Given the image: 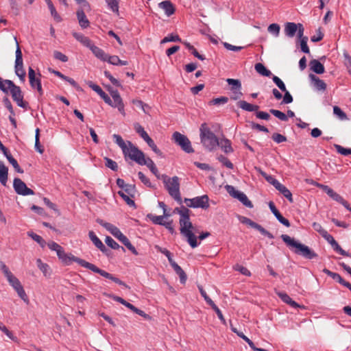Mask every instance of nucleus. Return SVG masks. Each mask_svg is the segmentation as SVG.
I'll list each match as a JSON object with an SVG mask.
<instances>
[{"instance_id":"obj_1","label":"nucleus","mask_w":351,"mask_h":351,"mask_svg":"<svg viewBox=\"0 0 351 351\" xmlns=\"http://www.w3.org/2000/svg\"><path fill=\"white\" fill-rule=\"evenodd\" d=\"M48 247L52 250L55 251L57 254L58 258L66 265H69L71 262H76L82 267L86 268L88 269L91 270L92 271L100 274L101 276L110 279L115 283L123 286L125 288H128V286L122 280L119 279L118 278L112 276L111 274L99 269L94 264L88 263L82 258L76 257L71 254L65 253L62 247H61L59 244L54 241H51L47 243Z\"/></svg>"},{"instance_id":"obj_2","label":"nucleus","mask_w":351,"mask_h":351,"mask_svg":"<svg viewBox=\"0 0 351 351\" xmlns=\"http://www.w3.org/2000/svg\"><path fill=\"white\" fill-rule=\"evenodd\" d=\"M189 207L182 206L180 210L179 223L180 234L186 238V241L192 248L197 247L199 243L197 241V237L193 232L194 227L190 220V210Z\"/></svg>"},{"instance_id":"obj_3","label":"nucleus","mask_w":351,"mask_h":351,"mask_svg":"<svg viewBox=\"0 0 351 351\" xmlns=\"http://www.w3.org/2000/svg\"><path fill=\"white\" fill-rule=\"evenodd\" d=\"M282 240L290 247H294V252L307 259H313L317 257V254L308 246L296 241L287 234L280 236Z\"/></svg>"},{"instance_id":"obj_4","label":"nucleus","mask_w":351,"mask_h":351,"mask_svg":"<svg viewBox=\"0 0 351 351\" xmlns=\"http://www.w3.org/2000/svg\"><path fill=\"white\" fill-rule=\"evenodd\" d=\"M199 137L203 146L209 151L214 150L219 145V138L206 123L200 125Z\"/></svg>"},{"instance_id":"obj_5","label":"nucleus","mask_w":351,"mask_h":351,"mask_svg":"<svg viewBox=\"0 0 351 351\" xmlns=\"http://www.w3.org/2000/svg\"><path fill=\"white\" fill-rule=\"evenodd\" d=\"M161 180L169 195L178 203L182 204V200L180 191V179L178 176L169 178L165 174L161 175Z\"/></svg>"},{"instance_id":"obj_6","label":"nucleus","mask_w":351,"mask_h":351,"mask_svg":"<svg viewBox=\"0 0 351 351\" xmlns=\"http://www.w3.org/2000/svg\"><path fill=\"white\" fill-rule=\"evenodd\" d=\"M125 152H123L125 158H130L138 165L144 162L145 154L132 142L128 141V145L125 147Z\"/></svg>"},{"instance_id":"obj_7","label":"nucleus","mask_w":351,"mask_h":351,"mask_svg":"<svg viewBox=\"0 0 351 351\" xmlns=\"http://www.w3.org/2000/svg\"><path fill=\"white\" fill-rule=\"evenodd\" d=\"M8 88H10V92L12 95V97L16 104L25 110L29 109L28 103L23 101V95L21 88L15 85L13 82H8Z\"/></svg>"},{"instance_id":"obj_8","label":"nucleus","mask_w":351,"mask_h":351,"mask_svg":"<svg viewBox=\"0 0 351 351\" xmlns=\"http://www.w3.org/2000/svg\"><path fill=\"white\" fill-rule=\"evenodd\" d=\"M14 40L16 45V49L15 52L16 60L14 71L16 75L19 77L20 80L23 82L25 80L26 73L23 69V55L19 43L17 41L16 37H14Z\"/></svg>"},{"instance_id":"obj_9","label":"nucleus","mask_w":351,"mask_h":351,"mask_svg":"<svg viewBox=\"0 0 351 351\" xmlns=\"http://www.w3.org/2000/svg\"><path fill=\"white\" fill-rule=\"evenodd\" d=\"M184 202L189 208H202L206 210L209 208V197L207 195L197 196L193 198H184Z\"/></svg>"},{"instance_id":"obj_10","label":"nucleus","mask_w":351,"mask_h":351,"mask_svg":"<svg viewBox=\"0 0 351 351\" xmlns=\"http://www.w3.org/2000/svg\"><path fill=\"white\" fill-rule=\"evenodd\" d=\"M172 139L174 143L180 147V148L186 153L191 154L194 152L191 141L188 137L179 132H173Z\"/></svg>"},{"instance_id":"obj_11","label":"nucleus","mask_w":351,"mask_h":351,"mask_svg":"<svg viewBox=\"0 0 351 351\" xmlns=\"http://www.w3.org/2000/svg\"><path fill=\"white\" fill-rule=\"evenodd\" d=\"M225 189L230 195L239 199L246 207L250 208L253 207L252 203L249 200L248 197L243 192L238 191L233 186L228 184L225 186Z\"/></svg>"},{"instance_id":"obj_12","label":"nucleus","mask_w":351,"mask_h":351,"mask_svg":"<svg viewBox=\"0 0 351 351\" xmlns=\"http://www.w3.org/2000/svg\"><path fill=\"white\" fill-rule=\"evenodd\" d=\"M40 74H36V72L32 67H29L28 69V77L29 80V84L34 89H36L40 95H43V90L42 88Z\"/></svg>"},{"instance_id":"obj_13","label":"nucleus","mask_w":351,"mask_h":351,"mask_svg":"<svg viewBox=\"0 0 351 351\" xmlns=\"http://www.w3.org/2000/svg\"><path fill=\"white\" fill-rule=\"evenodd\" d=\"M13 187L15 192L21 195L26 196L34 194V191L29 189L25 183L18 178L14 179Z\"/></svg>"},{"instance_id":"obj_14","label":"nucleus","mask_w":351,"mask_h":351,"mask_svg":"<svg viewBox=\"0 0 351 351\" xmlns=\"http://www.w3.org/2000/svg\"><path fill=\"white\" fill-rule=\"evenodd\" d=\"M111 96L112 98L110 106L113 108H117L118 110L123 114H125L124 104L123 100L117 90H113L111 92Z\"/></svg>"},{"instance_id":"obj_15","label":"nucleus","mask_w":351,"mask_h":351,"mask_svg":"<svg viewBox=\"0 0 351 351\" xmlns=\"http://www.w3.org/2000/svg\"><path fill=\"white\" fill-rule=\"evenodd\" d=\"M308 77L311 80V86L317 91L324 92L326 89V84L324 80L319 79L314 74H309Z\"/></svg>"},{"instance_id":"obj_16","label":"nucleus","mask_w":351,"mask_h":351,"mask_svg":"<svg viewBox=\"0 0 351 351\" xmlns=\"http://www.w3.org/2000/svg\"><path fill=\"white\" fill-rule=\"evenodd\" d=\"M326 238H324L325 240H326L332 247L333 250L339 253L341 255L344 256H350V254L348 252H346L344 250H343L340 245L338 244V243L335 241L334 237L328 234L325 235Z\"/></svg>"},{"instance_id":"obj_17","label":"nucleus","mask_w":351,"mask_h":351,"mask_svg":"<svg viewBox=\"0 0 351 351\" xmlns=\"http://www.w3.org/2000/svg\"><path fill=\"white\" fill-rule=\"evenodd\" d=\"M269 207L271 213L274 215L276 218L278 220L280 223L285 226L286 227H289L291 226L290 222L288 219L285 218L280 213L276 208L274 204L272 202L269 203Z\"/></svg>"},{"instance_id":"obj_18","label":"nucleus","mask_w":351,"mask_h":351,"mask_svg":"<svg viewBox=\"0 0 351 351\" xmlns=\"http://www.w3.org/2000/svg\"><path fill=\"white\" fill-rule=\"evenodd\" d=\"M158 7L162 9L166 16H170L176 12V8L171 1L166 0L158 3Z\"/></svg>"},{"instance_id":"obj_19","label":"nucleus","mask_w":351,"mask_h":351,"mask_svg":"<svg viewBox=\"0 0 351 351\" xmlns=\"http://www.w3.org/2000/svg\"><path fill=\"white\" fill-rule=\"evenodd\" d=\"M88 237L91 241L94 243V245L99 249L101 252L103 253L108 254V248L104 245L102 241L97 237V235L94 233L93 231H90L88 232Z\"/></svg>"},{"instance_id":"obj_20","label":"nucleus","mask_w":351,"mask_h":351,"mask_svg":"<svg viewBox=\"0 0 351 351\" xmlns=\"http://www.w3.org/2000/svg\"><path fill=\"white\" fill-rule=\"evenodd\" d=\"M277 294H278V297L282 300V302L290 305L291 307H293L294 308H304V307L303 306L300 305L296 302L293 300L286 293L278 292Z\"/></svg>"},{"instance_id":"obj_21","label":"nucleus","mask_w":351,"mask_h":351,"mask_svg":"<svg viewBox=\"0 0 351 351\" xmlns=\"http://www.w3.org/2000/svg\"><path fill=\"white\" fill-rule=\"evenodd\" d=\"M298 29V23L287 22L285 25V34L287 37L293 38Z\"/></svg>"},{"instance_id":"obj_22","label":"nucleus","mask_w":351,"mask_h":351,"mask_svg":"<svg viewBox=\"0 0 351 351\" xmlns=\"http://www.w3.org/2000/svg\"><path fill=\"white\" fill-rule=\"evenodd\" d=\"M76 14L80 27L83 29L87 28L90 25V22L84 10L82 9L78 10Z\"/></svg>"},{"instance_id":"obj_23","label":"nucleus","mask_w":351,"mask_h":351,"mask_svg":"<svg viewBox=\"0 0 351 351\" xmlns=\"http://www.w3.org/2000/svg\"><path fill=\"white\" fill-rule=\"evenodd\" d=\"M310 69L317 74H322L325 71L324 65L317 60H312L309 62Z\"/></svg>"},{"instance_id":"obj_24","label":"nucleus","mask_w":351,"mask_h":351,"mask_svg":"<svg viewBox=\"0 0 351 351\" xmlns=\"http://www.w3.org/2000/svg\"><path fill=\"white\" fill-rule=\"evenodd\" d=\"M144 162L145 163H140V165H146L149 170L153 173L158 179L161 178V175L158 173V171L157 167H156L154 161L149 158H144Z\"/></svg>"},{"instance_id":"obj_25","label":"nucleus","mask_w":351,"mask_h":351,"mask_svg":"<svg viewBox=\"0 0 351 351\" xmlns=\"http://www.w3.org/2000/svg\"><path fill=\"white\" fill-rule=\"evenodd\" d=\"M218 147H220L222 151L226 154L232 153L233 152L230 141L226 138L219 140Z\"/></svg>"},{"instance_id":"obj_26","label":"nucleus","mask_w":351,"mask_h":351,"mask_svg":"<svg viewBox=\"0 0 351 351\" xmlns=\"http://www.w3.org/2000/svg\"><path fill=\"white\" fill-rule=\"evenodd\" d=\"M237 106L243 110L247 112H254L258 110L259 106L247 103L245 101L240 100L237 103Z\"/></svg>"},{"instance_id":"obj_27","label":"nucleus","mask_w":351,"mask_h":351,"mask_svg":"<svg viewBox=\"0 0 351 351\" xmlns=\"http://www.w3.org/2000/svg\"><path fill=\"white\" fill-rule=\"evenodd\" d=\"M8 169L2 161H0V182L5 186L8 180Z\"/></svg>"},{"instance_id":"obj_28","label":"nucleus","mask_w":351,"mask_h":351,"mask_svg":"<svg viewBox=\"0 0 351 351\" xmlns=\"http://www.w3.org/2000/svg\"><path fill=\"white\" fill-rule=\"evenodd\" d=\"M90 50L99 60H101L102 61H106V57H107L108 54L104 52V51L103 49H101V48H99V47L95 46V45H93L91 47Z\"/></svg>"},{"instance_id":"obj_29","label":"nucleus","mask_w":351,"mask_h":351,"mask_svg":"<svg viewBox=\"0 0 351 351\" xmlns=\"http://www.w3.org/2000/svg\"><path fill=\"white\" fill-rule=\"evenodd\" d=\"M256 71L260 75L265 77H270L272 73L262 63H256L254 66Z\"/></svg>"},{"instance_id":"obj_30","label":"nucleus","mask_w":351,"mask_h":351,"mask_svg":"<svg viewBox=\"0 0 351 351\" xmlns=\"http://www.w3.org/2000/svg\"><path fill=\"white\" fill-rule=\"evenodd\" d=\"M226 82L230 86V90L232 93L242 88L241 82L239 80L228 78L226 80Z\"/></svg>"},{"instance_id":"obj_31","label":"nucleus","mask_w":351,"mask_h":351,"mask_svg":"<svg viewBox=\"0 0 351 351\" xmlns=\"http://www.w3.org/2000/svg\"><path fill=\"white\" fill-rule=\"evenodd\" d=\"M45 1L46 3L47 4V6L50 10L51 14L53 17L54 20L57 22L62 21V18L57 12L52 1L51 0H45Z\"/></svg>"},{"instance_id":"obj_32","label":"nucleus","mask_w":351,"mask_h":351,"mask_svg":"<svg viewBox=\"0 0 351 351\" xmlns=\"http://www.w3.org/2000/svg\"><path fill=\"white\" fill-rule=\"evenodd\" d=\"M13 289L16 291L19 297L21 300H23L24 302H25L26 304H29V298H28L22 285H21V283L19 285L14 287Z\"/></svg>"},{"instance_id":"obj_33","label":"nucleus","mask_w":351,"mask_h":351,"mask_svg":"<svg viewBox=\"0 0 351 351\" xmlns=\"http://www.w3.org/2000/svg\"><path fill=\"white\" fill-rule=\"evenodd\" d=\"M136 132L140 135V136L146 142L150 137L148 134L145 131L144 128L138 123L134 125Z\"/></svg>"},{"instance_id":"obj_34","label":"nucleus","mask_w":351,"mask_h":351,"mask_svg":"<svg viewBox=\"0 0 351 351\" xmlns=\"http://www.w3.org/2000/svg\"><path fill=\"white\" fill-rule=\"evenodd\" d=\"M106 2L112 12L119 14V0H106Z\"/></svg>"},{"instance_id":"obj_35","label":"nucleus","mask_w":351,"mask_h":351,"mask_svg":"<svg viewBox=\"0 0 351 351\" xmlns=\"http://www.w3.org/2000/svg\"><path fill=\"white\" fill-rule=\"evenodd\" d=\"M333 114L341 121L348 119L347 114L339 106H335L333 107Z\"/></svg>"},{"instance_id":"obj_36","label":"nucleus","mask_w":351,"mask_h":351,"mask_svg":"<svg viewBox=\"0 0 351 351\" xmlns=\"http://www.w3.org/2000/svg\"><path fill=\"white\" fill-rule=\"evenodd\" d=\"M112 137L114 140V142L121 149L122 152H125L124 149H125V147L128 145V141H124L122 137L119 134H113Z\"/></svg>"},{"instance_id":"obj_37","label":"nucleus","mask_w":351,"mask_h":351,"mask_svg":"<svg viewBox=\"0 0 351 351\" xmlns=\"http://www.w3.org/2000/svg\"><path fill=\"white\" fill-rule=\"evenodd\" d=\"M37 266L42 271V272L44 274L45 276L50 274L49 272V267L47 263H44L42 262L40 259H37L36 261Z\"/></svg>"},{"instance_id":"obj_38","label":"nucleus","mask_w":351,"mask_h":351,"mask_svg":"<svg viewBox=\"0 0 351 351\" xmlns=\"http://www.w3.org/2000/svg\"><path fill=\"white\" fill-rule=\"evenodd\" d=\"M280 27L277 23H272L269 25L267 30L268 32L274 35L275 37H278L280 34Z\"/></svg>"},{"instance_id":"obj_39","label":"nucleus","mask_w":351,"mask_h":351,"mask_svg":"<svg viewBox=\"0 0 351 351\" xmlns=\"http://www.w3.org/2000/svg\"><path fill=\"white\" fill-rule=\"evenodd\" d=\"M269 112L271 114H272L274 116L279 119L280 121H287L288 120L287 114H285L284 112L278 110L270 109Z\"/></svg>"},{"instance_id":"obj_40","label":"nucleus","mask_w":351,"mask_h":351,"mask_svg":"<svg viewBox=\"0 0 351 351\" xmlns=\"http://www.w3.org/2000/svg\"><path fill=\"white\" fill-rule=\"evenodd\" d=\"M147 217L154 223L160 226H163L165 224V221H163V216H158L154 215L152 214H148Z\"/></svg>"},{"instance_id":"obj_41","label":"nucleus","mask_w":351,"mask_h":351,"mask_svg":"<svg viewBox=\"0 0 351 351\" xmlns=\"http://www.w3.org/2000/svg\"><path fill=\"white\" fill-rule=\"evenodd\" d=\"M0 330L5 333V335L11 340L16 341L17 338L15 337L12 332H10L7 327L0 322Z\"/></svg>"},{"instance_id":"obj_42","label":"nucleus","mask_w":351,"mask_h":351,"mask_svg":"<svg viewBox=\"0 0 351 351\" xmlns=\"http://www.w3.org/2000/svg\"><path fill=\"white\" fill-rule=\"evenodd\" d=\"M118 194L119 196H121L123 199L126 202V204L130 206H135V202L134 200H132L129 195L125 194L123 191H118Z\"/></svg>"},{"instance_id":"obj_43","label":"nucleus","mask_w":351,"mask_h":351,"mask_svg":"<svg viewBox=\"0 0 351 351\" xmlns=\"http://www.w3.org/2000/svg\"><path fill=\"white\" fill-rule=\"evenodd\" d=\"M167 42H181V38L177 34H169L161 40V43Z\"/></svg>"},{"instance_id":"obj_44","label":"nucleus","mask_w":351,"mask_h":351,"mask_svg":"<svg viewBox=\"0 0 351 351\" xmlns=\"http://www.w3.org/2000/svg\"><path fill=\"white\" fill-rule=\"evenodd\" d=\"M104 160L106 161L105 165L108 168L112 169L114 171H117L118 170V165L115 161L107 157H106Z\"/></svg>"},{"instance_id":"obj_45","label":"nucleus","mask_w":351,"mask_h":351,"mask_svg":"<svg viewBox=\"0 0 351 351\" xmlns=\"http://www.w3.org/2000/svg\"><path fill=\"white\" fill-rule=\"evenodd\" d=\"M105 242L106 245L111 247L112 249L117 250L119 247H121L120 245L109 236H107L106 237Z\"/></svg>"},{"instance_id":"obj_46","label":"nucleus","mask_w":351,"mask_h":351,"mask_svg":"<svg viewBox=\"0 0 351 351\" xmlns=\"http://www.w3.org/2000/svg\"><path fill=\"white\" fill-rule=\"evenodd\" d=\"M331 198L332 199H334L335 201L342 204L345 208L348 207V202L347 201H346L343 199V197L342 196H341L339 194H338L337 193L335 192Z\"/></svg>"},{"instance_id":"obj_47","label":"nucleus","mask_w":351,"mask_h":351,"mask_svg":"<svg viewBox=\"0 0 351 351\" xmlns=\"http://www.w3.org/2000/svg\"><path fill=\"white\" fill-rule=\"evenodd\" d=\"M97 223H98L99 225L103 226L104 228H106L109 232H111V231L114 228L115 226L113 224L106 222L101 219H96Z\"/></svg>"},{"instance_id":"obj_48","label":"nucleus","mask_w":351,"mask_h":351,"mask_svg":"<svg viewBox=\"0 0 351 351\" xmlns=\"http://www.w3.org/2000/svg\"><path fill=\"white\" fill-rule=\"evenodd\" d=\"M335 147L337 152L343 156L351 154V148H345L339 145H335Z\"/></svg>"},{"instance_id":"obj_49","label":"nucleus","mask_w":351,"mask_h":351,"mask_svg":"<svg viewBox=\"0 0 351 351\" xmlns=\"http://www.w3.org/2000/svg\"><path fill=\"white\" fill-rule=\"evenodd\" d=\"M313 228L315 229V230H316L317 232H318L321 235L322 237L324 239L326 238V234H328L329 233L326 230H324L322 226L319 223H317V222H314L313 223Z\"/></svg>"},{"instance_id":"obj_50","label":"nucleus","mask_w":351,"mask_h":351,"mask_svg":"<svg viewBox=\"0 0 351 351\" xmlns=\"http://www.w3.org/2000/svg\"><path fill=\"white\" fill-rule=\"evenodd\" d=\"M228 101V98L227 97H220L217 98L213 99L209 104L210 105H219V104H225Z\"/></svg>"},{"instance_id":"obj_51","label":"nucleus","mask_w":351,"mask_h":351,"mask_svg":"<svg viewBox=\"0 0 351 351\" xmlns=\"http://www.w3.org/2000/svg\"><path fill=\"white\" fill-rule=\"evenodd\" d=\"M234 269L239 271L241 274H242L244 276H251V272L246 267H245L241 265L237 264L236 265H234Z\"/></svg>"},{"instance_id":"obj_52","label":"nucleus","mask_w":351,"mask_h":351,"mask_svg":"<svg viewBox=\"0 0 351 351\" xmlns=\"http://www.w3.org/2000/svg\"><path fill=\"white\" fill-rule=\"evenodd\" d=\"M261 175L265 178V180L274 187L278 184L279 181L276 180L272 176H269L263 171H261Z\"/></svg>"},{"instance_id":"obj_53","label":"nucleus","mask_w":351,"mask_h":351,"mask_svg":"<svg viewBox=\"0 0 351 351\" xmlns=\"http://www.w3.org/2000/svg\"><path fill=\"white\" fill-rule=\"evenodd\" d=\"M273 82L276 84V86L283 92L286 91L287 88L285 83L277 76L274 75L272 77Z\"/></svg>"},{"instance_id":"obj_54","label":"nucleus","mask_w":351,"mask_h":351,"mask_svg":"<svg viewBox=\"0 0 351 351\" xmlns=\"http://www.w3.org/2000/svg\"><path fill=\"white\" fill-rule=\"evenodd\" d=\"M10 285L12 287V288L19 285L21 282L14 275H10L8 278H6Z\"/></svg>"},{"instance_id":"obj_55","label":"nucleus","mask_w":351,"mask_h":351,"mask_svg":"<svg viewBox=\"0 0 351 351\" xmlns=\"http://www.w3.org/2000/svg\"><path fill=\"white\" fill-rule=\"evenodd\" d=\"M210 306L215 311V313L217 315L218 318L221 320V322L223 324H226V320L224 319V317H223L221 310L217 307V306L214 302L212 304H210Z\"/></svg>"},{"instance_id":"obj_56","label":"nucleus","mask_w":351,"mask_h":351,"mask_svg":"<svg viewBox=\"0 0 351 351\" xmlns=\"http://www.w3.org/2000/svg\"><path fill=\"white\" fill-rule=\"evenodd\" d=\"M8 161L12 165L16 172L20 173H23V170L21 168L16 159H14L13 157H10L8 158Z\"/></svg>"},{"instance_id":"obj_57","label":"nucleus","mask_w":351,"mask_h":351,"mask_svg":"<svg viewBox=\"0 0 351 351\" xmlns=\"http://www.w3.org/2000/svg\"><path fill=\"white\" fill-rule=\"evenodd\" d=\"M308 38L304 37L300 40L301 51L305 53H309L310 50L307 45Z\"/></svg>"},{"instance_id":"obj_58","label":"nucleus","mask_w":351,"mask_h":351,"mask_svg":"<svg viewBox=\"0 0 351 351\" xmlns=\"http://www.w3.org/2000/svg\"><path fill=\"white\" fill-rule=\"evenodd\" d=\"M104 75L106 77H107L110 82L111 83L114 85L115 86H121V84L119 82V81L118 80H117L116 78H114L109 71H104Z\"/></svg>"},{"instance_id":"obj_59","label":"nucleus","mask_w":351,"mask_h":351,"mask_svg":"<svg viewBox=\"0 0 351 351\" xmlns=\"http://www.w3.org/2000/svg\"><path fill=\"white\" fill-rule=\"evenodd\" d=\"M271 138L276 143H281L287 141V137L279 133L273 134Z\"/></svg>"},{"instance_id":"obj_60","label":"nucleus","mask_w":351,"mask_h":351,"mask_svg":"<svg viewBox=\"0 0 351 351\" xmlns=\"http://www.w3.org/2000/svg\"><path fill=\"white\" fill-rule=\"evenodd\" d=\"M223 45L226 49L233 51H239L244 48V47L234 46L226 42H223Z\"/></svg>"},{"instance_id":"obj_61","label":"nucleus","mask_w":351,"mask_h":351,"mask_svg":"<svg viewBox=\"0 0 351 351\" xmlns=\"http://www.w3.org/2000/svg\"><path fill=\"white\" fill-rule=\"evenodd\" d=\"M147 145L151 147L152 151L156 153V154L161 156L162 152L157 147L156 145L154 143V141L150 138L148 141H146Z\"/></svg>"},{"instance_id":"obj_62","label":"nucleus","mask_w":351,"mask_h":351,"mask_svg":"<svg viewBox=\"0 0 351 351\" xmlns=\"http://www.w3.org/2000/svg\"><path fill=\"white\" fill-rule=\"evenodd\" d=\"M138 178L140 179V180L146 186H149V187H152V183L149 180V179L148 178H147L145 176V175L141 172V171H139L138 173Z\"/></svg>"},{"instance_id":"obj_63","label":"nucleus","mask_w":351,"mask_h":351,"mask_svg":"<svg viewBox=\"0 0 351 351\" xmlns=\"http://www.w3.org/2000/svg\"><path fill=\"white\" fill-rule=\"evenodd\" d=\"M119 59L117 56H109L108 54L105 62H108L112 65L119 66Z\"/></svg>"},{"instance_id":"obj_64","label":"nucleus","mask_w":351,"mask_h":351,"mask_svg":"<svg viewBox=\"0 0 351 351\" xmlns=\"http://www.w3.org/2000/svg\"><path fill=\"white\" fill-rule=\"evenodd\" d=\"M344 64L348 69V73L351 75V56L348 53H343Z\"/></svg>"}]
</instances>
